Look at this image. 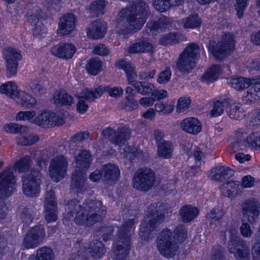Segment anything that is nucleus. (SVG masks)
I'll return each instance as SVG.
<instances>
[{"label":"nucleus","instance_id":"nucleus-1","mask_svg":"<svg viewBox=\"0 0 260 260\" xmlns=\"http://www.w3.org/2000/svg\"><path fill=\"white\" fill-rule=\"evenodd\" d=\"M66 210L67 220L87 226L101 220L107 213L106 207L101 201L89 199L85 200L82 204L77 199L71 200L68 202Z\"/></svg>","mask_w":260,"mask_h":260},{"label":"nucleus","instance_id":"nucleus-2","mask_svg":"<svg viewBox=\"0 0 260 260\" xmlns=\"http://www.w3.org/2000/svg\"><path fill=\"white\" fill-rule=\"evenodd\" d=\"M166 228L157 238V248L160 254L166 257L174 256L178 249V244L183 242L187 238V229L183 225H179L173 231Z\"/></svg>","mask_w":260,"mask_h":260},{"label":"nucleus","instance_id":"nucleus-3","mask_svg":"<svg viewBox=\"0 0 260 260\" xmlns=\"http://www.w3.org/2000/svg\"><path fill=\"white\" fill-rule=\"evenodd\" d=\"M135 224L134 219H128L118 230L117 238L112 247L114 260H125L132 246L131 236Z\"/></svg>","mask_w":260,"mask_h":260},{"label":"nucleus","instance_id":"nucleus-4","mask_svg":"<svg viewBox=\"0 0 260 260\" xmlns=\"http://www.w3.org/2000/svg\"><path fill=\"white\" fill-rule=\"evenodd\" d=\"M120 15L126 19L130 29L138 31L146 22L149 15V7L145 2L138 1L130 7L121 10Z\"/></svg>","mask_w":260,"mask_h":260},{"label":"nucleus","instance_id":"nucleus-5","mask_svg":"<svg viewBox=\"0 0 260 260\" xmlns=\"http://www.w3.org/2000/svg\"><path fill=\"white\" fill-rule=\"evenodd\" d=\"M147 221L145 219L142 222L140 228V236L144 241H148L153 237V235L156 234L157 229L160 223L165 219L164 214L159 212L155 208V204H151L148 207Z\"/></svg>","mask_w":260,"mask_h":260},{"label":"nucleus","instance_id":"nucleus-6","mask_svg":"<svg viewBox=\"0 0 260 260\" xmlns=\"http://www.w3.org/2000/svg\"><path fill=\"white\" fill-rule=\"evenodd\" d=\"M200 46L196 43L188 44L179 54L176 61L177 69L183 73H189L196 67L200 54Z\"/></svg>","mask_w":260,"mask_h":260},{"label":"nucleus","instance_id":"nucleus-7","mask_svg":"<svg viewBox=\"0 0 260 260\" xmlns=\"http://www.w3.org/2000/svg\"><path fill=\"white\" fill-rule=\"evenodd\" d=\"M16 179L14 173L5 170L0 174V199L11 196L15 190ZM8 212V208L3 201L0 202V218L3 219Z\"/></svg>","mask_w":260,"mask_h":260},{"label":"nucleus","instance_id":"nucleus-8","mask_svg":"<svg viewBox=\"0 0 260 260\" xmlns=\"http://www.w3.org/2000/svg\"><path fill=\"white\" fill-rule=\"evenodd\" d=\"M155 174L148 167L138 169L134 173L132 179V184L136 189L146 192L151 189L155 182Z\"/></svg>","mask_w":260,"mask_h":260},{"label":"nucleus","instance_id":"nucleus-9","mask_svg":"<svg viewBox=\"0 0 260 260\" xmlns=\"http://www.w3.org/2000/svg\"><path fill=\"white\" fill-rule=\"evenodd\" d=\"M235 41L232 34H224L220 42L210 41L208 50L212 55L219 60L229 51L235 49Z\"/></svg>","mask_w":260,"mask_h":260},{"label":"nucleus","instance_id":"nucleus-10","mask_svg":"<svg viewBox=\"0 0 260 260\" xmlns=\"http://www.w3.org/2000/svg\"><path fill=\"white\" fill-rule=\"evenodd\" d=\"M2 54L6 62L7 76L9 77L15 76L17 73L18 62L22 58L21 51L8 47L3 48Z\"/></svg>","mask_w":260,"mask_h":260},{"label":"nucleus","instance_id":"nucleus-11","mask_svg":"<svg viewBox=\"0 0 260 260\" xmlns=\"http://www.w3.org/2000/svg\"><path fill=\"white\" fill-rule=\"evenodd\" d=\"M41 173L36 170H31L30 174L23 176L22 191L28 197H36L40 191Z\"/></svg>","mask_w":260,"mask_h":260},{"label":"nucleus","instance_id":"nucleus-12","mask_svg":"<svg viewBox=\"0 0 260 260\" xmlns=\"http://www.w3.org/2000/svg\"><path fill=\"white\" fill-rule=\"evenodd\" d=\"M228 250L237 260H250L249 247L241 237L232 235L228 242Z\"/></svg>","mask_w":260,"mask_h":260},{"label":"nucleus","instance_id":"nucleus-13","mask_svg":"<svg viewBox=\"0 0 260 260\" xmlns=\"http://www.w3.org/2000/svg\"><path fill=\"white\" fill-rule=\"evenodd\" d=\"M68 167L67 158L62 155H57L52 158L49 167L51 178L54 182H58L63 179Z\"/></svg>","mask_w":260,"mask_h":260},{"label":"nucleus","instance_id":"nucleus-14","mask_svg":"<svg viewBox=\"0 0 260 260\" xmlns=\"http://www.w3.org/2000/svg\"><path fill=\"white\" fill-rule=\"evenodd\" d=\"M102 135L112 144L121 146L129 139L131 131L125 126L119 127L117 130L108 127L103 130Z\"/></svg>","mask_w":260,"mask_h":260},{"label":"nucleus","instance_id":"nucleus-15","mask_svg":"<svg viewBox=\"0 0 260 260\" xmlns=\"http://www.w3.org/2000/svg\"><path fill=\"white\" fill-rule=\"evenodd\" d=\"M242 219L248 220L251 225L255 223L260 213V203L254 199L248 200L241 205Z\"/></svg>","mask_w":260,"mask_h":260},{"label":"nucleus","instance_id":"nucleus-16","mask_svg":"<svg viewBox=\"0 0 260 260\" xmlns=\"http://www.w3.org/2000/svg\"><path fill=\"white\" fill-rule=\"evenodd\" d=\"M45 236L43 226L36 225L31 228L25 235L22 246L26 249L34 248L43 241Z\"/></svg>","mask_w":260,"mask_h":260},{"label":"nucleus","instance_id":"nucleus-17","mask_svg":"<svg viewBox=\"0 0 260 260\" xmlns=\"http://www.w3.org/2000/svg\"><path fill=\"white\" fill-rule=\"evenodd\" d=\"M45 218L47 222L55 221L57 219V204L54 191L49 190L47 192L44 201Z\"/></svg>","mask_w":260,"mask_h":260},{"label":"nucleus","instance_id":"nucleus-18","mask_svg":"<svg viewBox=\"0 0 260 260\" xmlns=\"http://www.w3.org/2000/svg\"><path fill=\"white\" fill-rule=\"evenodd\" d=\"M103 181L108 186H111L116 183L120 176V170L116 165L107 164L102 168Z\"/></svg>","mask_w":260,"mask_h":260},{"label":"nucleus","instance_id":"nucleus-19","mask_svg":"<svg viewBox=\"0 0 260 260\" xmlns=\"http://www.w3.org/2000/svg\"><path fill=\"white\" fill-rule=\"evenodd\" d=\"M77 19L74 14L68 13L63 15L60 19L58 35L60 36L69 35L75 28Z\"/></svg>","mask_w":260,"mask_h":260},{"label":"nucleus","instance_id":"nucleus-20","mask_svg":"<svg viewBox=\"0 0 260 260\" xmlns=\"http://www.w3.org/2000/svg\"><path fill=\"white\" fill-rule=\"evenodd\" d=\"M107 29V23L103 20H96L91 23L86 30L87 37L92 39L103 38Z\"/></svg>","mask_w":260,"mask_h":260},{"label":"nucleus","instance_id":"nucleus-21","mask_svg":"<svg viewBox=\"0 0 260 260\" xmlns=\"http://www.w3.org/2000/svg\"><path fill=\"white\" fill-rule=\"evenodd\" d=\"M234 174V171L226 166H217L212 168L209 177L212 180L222 182L226 181Z\"/></svg>","mask_w":260,"mask_h":260},{"label":"nucleus","instance_id":"nucleus-22","mask_svg":"<svg viewBox=\"0 0 260 260\" xmlns=\"http://www.w3.org/2000/svg\"><path fill=\"white\" fill-rule=\"evenodd\" d=\"M76 51V47L71 43H61L51 49L53 55L63 59L71 58Z\"/></svg>","mask_w":260,"mask_h":260},{"label":"nucleus","instance_id":"nucleus-23","mask_svg":"<svg viewBox=\"0 0 260 260\" xmlns=\"http://www.w3.org/2000/svg\"><path fill=\"white\" fill-rule=\"evenodd\" d=\"M92 161V156L88 150L85 149L81 150L75 157V171L86 172L90 167Z\"/></svg>","mask_w":260,"mask_h":260},{"label":"nucleus","instance_id":"nucleus-24","mask_svg":"<svg viewBox=\"0 0 260 260\" xmlns=\"http://www.w3.org/2000/svg\"><path fill=\"white\" fill-rule=\"evenodd\" d=\"M170 19L165 16H161L157 21L149 22L145 28L147 34L149 36L156 35L162 29L166 28L170 23Z\"/></svg>","mask_w":260,"mask_h":260},{"label":"nucleus","instance_id":"nucleus-25","mask_svg":"<svg viewBox=\"0 0 260 260\" xmlns=\"http://www.w3.org/2000/svg\"><path fill=\"white\" fill-rule=\"evenodd\" d=\"M105 91L104 86L100 85L94 86L92 88L83 89L77 94L78 99H84L87 101L91 102L95 99L100 98Z\"/></svg>","mask_w":260,"mask_h":260},{"label":"nucleus","instance_id":"nucleus-26","mask_svg":"<svg viewBox=\"0 0 260 260\" xmlns=\"http://www.w3.org/2000/svg\"><path fill=\"white\" fill-rule=\"evenodd\" d=\"M257 148L260 147V132H255L250 134L246 139L242 141L236 142L234 147Z\"/></svg>","mask_w":260,"mask_h":260},{"label":"nucleus","instance_id":"nucleus-27","mask_svg":"<svg viewBox=\"0 0 260 260\" xmlns=\"http://www.w3.org/2000/svg\"><path fill=\"white\" fill-rule=\"evenodd\" d=\"M86 179V172L75 171L72 176L71 187L76 189L78 192H83L87 188L85 183Z\"/></svg>","mask_w":260,"mask_h":260},{"label":"nucleus","instance_id":"nucleus-28","mask_svg":"<svg viewBox=\"0 0 260 260\" xmlns=\"http://www.w3.org/2000/svg\"><path fill=\"white\" fill-rule=\"evenodd\" d=\"M181 127L184 131L192 135H197L202 130L199 120L194 117L185 118L181 122Z\"/></svg>","mask_w":260,"mask_h":260},{"label":"nucleus","instance_id":"nucleus-29","mask_svg":"<svg viewBox=\"0 0 260 260\" xmlns=\"http://www.w3.org/2000/svg\"><path fill=\"white\" fill-rule=\"evenodd\" d=\"M153 51V47L147 40H139L131 44L127 48L129 53H139L142 52H151Z\"/></svg>","mask_w":260,"mask_h":260},{"label":"nucleus","instance_id":"nucleus-30","mask_svg":"<svg viewBox=\"0 0 260 260\" xmlns=\"http://www.w3.org/2000/svg\"><path fill=\"white\" fill-rule=\"evenodd\" d=\"M185 0H154L153 7L158 11L164 12L171 8L181 5Z\"/></svg>","mask_w":260,"mask_h":260},{"label":"nucleus","instance_id":"nucleus-31","mask_svg":"<svg viewBox=\"0 0 260 260\" xmlns=\"http://www.w3.org/2000/svg\"><path fill=\"white\" fill-rule=\"evenodd\" d=\"M116 65L124 71L128 84L133 83L137 77L134 66L131 62L123 60H119Z\"/></svg>","mask_w":260,"mask_h":260},{"label":"nucleus","instance_id":"nucleus-32","mask_svg":"<svg viewBox=\"0 0 260 260\" xmlns=\"http://www.w3.org/2000/svg\"><path fill=\"white\" fill-rule=\"evenodd\" d=\"M54 254L52 249L48 246L39 248L36 251V255H31L28 260H54Z\"/></svg>","mask_w":260,"mask_h":260},{"label":"nucleus","instance_id":"nucleus-33","mask_svg":"<svg viewBox=\"0 0 260 260\" xmlns=\"http://www.w3.org/2000/svg\"><path fill=\"white\" fill-rule=\"evenodd\" d=\"M157 155L164 159H169L172 156L174 146L171 141H162L161 144L156 145Z\"/></svg>","mask_w":260,"mask_h":260},{"label":"nucleus","instance_id":"nucleus-34","mask_svg":"<svg viewBox=\"0 0 260 260\" xmlns=\"http://www.w3.org/2000/svg\"><path fill=\"white\" fill-rule=\"evenodd\" d=\"M15 99L19 104L27 109L33 108L36 104V99L23 91H19Z\"/></svg>","mask_w":260,"mask_h":260},{"label":"nucleus","instance_id":"nucleus-35","mask_svg":"<svg viewBox=\"0 0 260 260\" xmlns=\"http://www.w3.org/2000/svg\"><path fill=\"white\" fill-rule=\"evenodd\" d=\"M55 104L63 106H71L73 103L74 99L64 90L56 91L53 94Z\"/></svg>","mask_w":260,"mask_h":260},{"label":"nucleus","instance_id":"nucleus-36","mask_svg":"<svg viewBox=\"0 0 260 260\" xmlns=\"http://www.w3.org/2000/svg\"><path fill=\"white\" fill-rule=\"evenodd\" d=\"M212 109L210 112L211 117H216L223 113L225 108L230 105L229 99H220L212 102Z\"/></svg>","mask_w":260,"mask_h":260},{"label":"nucleus","instance_id":"nucleus-37","mask_svg":"<svg viewBox=\"0 0 260 260\" xmlns=\"http://www.w3.org/2000/svg\"><path fill=\"white\" fill-rule=\"evenodd\" d=\"M179 213L183 222H189L197 216L199 211L196 207L185 205L181 208Z\"/></svg>","mask_w":260,"mask_h":260},{"label":"nucleus","instance_id":"nucleus-38","mask_svg":"<svg viewBox=\"0 0 260 260\" xmlns=\"http://www.w3.org/2000/svg\"><path fill=\"white\" fill-rule=\"evenodd\" d=\"M88 252L95 259L102 257L106 252V248L102 242L93 241L89 244Z\"/></svg>","mask_w":260,"mask_h":260},{"label":"nucleus","instance_id":"nucleus-39","mask_svg":"<svg viewBox=\"0 0 260 260\" xmlns=\"http://www.w3.org/2000/svg\"><path fill=\"white\" fill-rule=\"evenodd\" d=\"M221 73L219 65L214 64L209 68L202 76V80L207 83L216 81Z\"/></svg>","mask_w":260,"mask_h":260},{"label":"nucleus","instance_id":"nucleus-40","mask_svg":"<svg viewBox=\"0 0 260 260\" xmlns=\"http://www.w3.org/2000/svg\"><path fill=\"white\" fill-rule=\"evenodd\" d=\"M136 89L137 92L142 95L152 93L154 86L153 84L147 82L138 81L136 80L131 84Z\"/></svg>","mask_w":260,"mask_h":260},{"label":"nucleus","instance_id":"nucleus-41","mask_svg":"<svg viewBox=\"0 0 260 260\" xmlns=\"http://www.w3.org/2000/svg\"><path fill=\"white\" fill-rule=\"evenodd\" d=\"M17 86L13 81L7 82L0 86V92L12 99L16 98Z\"/></svg>","mask_w":260,"mask_h":260},{"label":"nucleus","instance_id":"nucleus-42","mask_svg":"<svg viewBox=\"0 0 260 260\" xmlns=\"http://www.w3.org/2000/svg\"><path fill=\"white\" fill-rule=\"evenodd\" d=\"M231 86L237 90H242L249 87L251 84V80L247 78L239 77L231 79Z\"/></svg>","mask_w":260,"mask_h":260},{"label":"nucleus","instance_id":"nucleus-43","mask_svg":"<svg viewBox=\"0 0 260 260\" xmlns=\"http://www.w3.org/2000/svg\"><path fill=\"white\" fill-rule=\"evenodd\" d=\"M106 3L103 0H98L92 2L89 6V12L92 17H98L104 13L103 10Z\"/></svg>","mask_w":260,"mask_h":260},{"label":"nucleus","instance_id":"nucleus-44","mask_svg":"<svg viewBox=\"0 0 260 260\" xmlns=\"http://www.w3.org/2000/svg\"><path fill=\"white\" fill-rule=\"evenodd\" d=\"M101 69L102 62L98 57L91 58L86 65V69L88 73L93 75H97Z\"/></svg>","mask_w":260,"mask_h":260},{"label":"nucleus","instance_id":"nucleus-45","mask_svg":"<svg viewBox=\"0 0 260 260\" xmlns=\"http://www.w3.org/2000/svg\"><path fill=\"white\" fill-rule=\"evenodd\" d=\"M183 27L185 29L195 28L201 26L202 21L198 15H192L182 20Z\"/></svg>","mask_w":260,"mask_h":260},{"label":"nucleus","instance_id":"nucleus-46","mask_svg":"<svg viewBox=\"0 0 260 260\" xmlns=\"http://www.w3.org/2000/svg\"><path fill=\"white\" fill-rule=\"evenodd\" d=\"M228 115L231 118L235 120L240 119L244 116L243 109L240 106L232 104L230 107L226 110Z\"/></svg>","mask_w":260,"mask_h":260},{"label":"nucleus","instance_id":"nucleus-47","mask_svg":"<svg viewBox=\"0 0 260 260\" xmlns=\"http://www.w3.org/2000/svg\"><path fill=\"white\" fill-rule=\"evenodd\" d=\"M178 42L179 38L177 34L172 32L162 36L159 40V44L164 46L175 44Z\"/></svg>","mask_w":260,"mask_h":260},{"label":"nucleus","instance_id":"nucleus-48","mask_svg":"<svg viewBox=\"0 0 260 260\" xmlns=\"http://www.w3.org/2000/svg\"><path fill=\"white\" fill-rule=\"evenodd\" d=\"M31 160L28 156L24 157L18 160L15 166V170L19 172H24L29 170Z\"/></svg>","mask_w":260,"mask_h":260},{"label":"nucleus","instance_id":"nucleus-49","mask_svg":"<svg viewBox=\"0 0 260 260\" xmlns=\"http://www.w3.org/2000/svg\"><path fill=\"white\" fill-rule=\"evenodd\" d=\"M37 212H34L31 209L25 208L20 213V217L22 222L27 224L32 222L35 217V214Z\"/></svg>","mask_w":260,"mask_h":260},{"label":"nucleus","instance_id":"nucleus-50","mask_svg":"<svg viewBox=\"0 0 260 260\" xmlns=\"http://www.w3.org/2000/svg\"><path fill=\"white\" fill-rule=\"evenodd\" d=\"M39 140V137L36 135L23 136L18 139L17 144L23 146L31 145L37 142Z\"/></svg>","mask_w":260,"mask_h":260},{"label":"nucleus","instance_id":"nucleus-51","mask_svg":"<svg viewBox=\"0 0 260 260\" xmlns=\"http://www.w3.org/2000/svg\"><path fill=\"white\" fill-rule=\"evenodd\" d=\"M224 248L220 245L213 247L211 252V260H224Z\"/></svg>","mask_w":260,"mask_h":260},{"label":"nucleus","instance_id":"nucleus-52","mask_svg":"<svg viewBox=\"0 0 260 260\" xmlns=\"http://www.w3.org/2000/svg\"><path fill=\"white\" fill-rule=\"evenodd\" d=\"M224 215V211L222 210H218L216 211L215 209H212L209 212L206 214V218L212 221H220Z\"/></svg>","mask_w":260,"mask_h":260},{"label":"nucleus","instance_id":"nucleus-53","mask_svg":"<svg viewBox=\"0 0 260 260\" xmlns=\"http://www.w3.org/2000/svg\"><path fill=\"white\" fill-rule=\"evenodd\" d=\"M51 113L50 111H45L35 118V123L39 125H49Z\"/></svg>","mask_w":260,"mask_h":260},{"label":"nucleus","instance_id":"nucleus-54","mask_svg":"<svg viewBox=\"0 0 260 260\" xmlns=\"http://www.w3.org/2000/svg\"><path fill=\"white\" fill-rule=\"evenodd\" d=\"M258 99L259 97L250 87L243 95V102L244 104L249 105L255 103Z\"/></svg>","mask_w":260,"mask_h":260},{"label":"nucleus","instance_id":"nucleus-55","mask_svg":"<svg viewBox=\"0 0 260 260\" xmlns=\"http://www.w3.org/2000/svg\"><path fill=\"white\" fill-rule=\"evenodd\" d=\"M242 224L240 227V233L244 237L250 238L252 234L253 231L251 230L250 223L248 220H244L241 218Z\"/></svg>","mask_w":260,"mask_h":260},{"label":"nucleus","instance_id":"nucleus-56","mask_svg":"<svg viewBox=\"0 0 260 260\" xmlns=\"http://www.w3.org/2000/svg\"><path fill=\"white\" fill-rule=\"evenodd\" d=\"M191 103L190 98L183 96L180 98L178 100L177 105V111L179 113L183 112L187 109Z\"/></svg>","mask_w":260,"mask_h":260},{"label":"nucleus","instance_id":"nucleus-57","mask_svg":"<svg viewBox=\"0 0 260 260\" xmlns=\"http://www.w3.org/2000/svg\"><path fill=\"white\" fill-rule=\"evenodd\" d=\"M155 109L156 111L162 113V114H168L173 111V107L169 105H165L162 102L159 101L155 104Z\"/></svg>","mask_w":260,"mask_h":260},{"label":"nucleus","instance_id":"nucleus-58","mask_svg":"<svg viewBox=\"0 0 260 260\" xmlns=\"http://www.w3.org/2000/svg\"><path fill=\"white\" fill-rule=\"evenodd\" d=\"M239 182L231 180L221 185L220 188L223 189H226L228 194L230 195L239 187Z\"/></svg>","mask_w":260,"mask_h":260},{"label":"nucleus","instance_id":"nucleus-59","mask_svg":"<svg viewBox=\"0 0 260 260\" xmlns=\"http://www.w3.org/2000/svg\"><path fill=\"white\" fill-rule=\"evenodd\" d=\"M171 75L172 72L170 69L166 68L159 74L157 81L160 84L167 83L170 81Z\"/></svg>","mask_w":260,"mask_h":260},{"label":"nucleus","instance_id":"nucleus-60","mask_svg":"<svg viewBox=\"0 0 260 260\" xmlns=\"http://www.w3.org/2000/svg\"><path fill=\"white\" fill-rule=\"evenodd\" d=\"M105 91H107L109 95L115 98H119L123 94V89L119 86L110 87L109 86H104Z\"/></svg>","mask_w":260,"mask_h":260},{"label":"nucleus","instance_id":"nucleus-61","mask_svg":"<svg viewBox=\"0 0 260 260\" xmlns=\"http://www.w3.org/2000/svg\"><path fill=\"white\" fill-rule=\"evenodd\" d=\"M90 133L88 131H83L76 133L73 135L70 139V141L74 143H78L87 140Z\"/></svg>","mask_w":260,"mask_h":260},{"label":"nucleus","instance_id":"nucleus-62","mask_svg":"<svg viewBox=\"0 0 260 260\" xmlns=\"http://www.w3.org/2000/svg\"><path fill=\"white\" fill-rule=\"evenodd\" d=\"M247 0H236L235 5V9L237 11V15L239 18L243 17V12L247 4Z\"/></svg>","mask_w":260,"mask_h":260},{"label":"nucleus","instance_id":"nucleus-63","mask_svg":"<svg viewBox=\"0 0 260 260\" xmlns=\"http://www.w3.org/2000/svg\"><path fill=\"white\" fill-rule=\"evenodd\" d=\"M4 128L7 132L15 134L21 132L22 129L25 127L16 123H9L6 124Z\"/></svg>","mask_w":260,"mask_h":260},{"label":"nucleus","instance_id":"nucleus-64","mask_svg":"<svg viewBox=\"0 0 260 260\" xmlns=\"http://www.w3.org/2000/svg\"><path fill=\"white\" fill-rule=\"evenodd\" d=\"M251 252L252 260H260V240L254 243Z\"/></svg>","mask_w":260,"mask_h":260}]
</instances>
